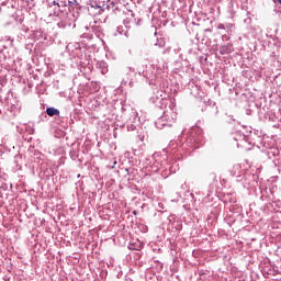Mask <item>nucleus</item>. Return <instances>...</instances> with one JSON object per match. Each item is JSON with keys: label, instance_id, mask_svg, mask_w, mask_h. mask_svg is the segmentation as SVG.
<instances>
[{"label": "nucleus", "instance_id": "20e7f679", "mask_svg": "<svg viewBox=\"0 0 281 281\" xmlns=\"http://www.w3.org/2000/svg\"><path fill=\"white\" fill-rule=\"evenodd\" d=\"M117 164V161H114V166Z\"/></svg>", "mask_w": 281, "mask_h": 281}, {"label": "nucleus", "instance_id": "f257e3e1", "mask_svg": "<svg viewBox=\"0 0 281 281\" xmlns=\"http://www.w3.org/2000/svg\"><path fill=\"white\" fill-rule=\"evenodd\" d=\"M46 113L49 115V117H54V115H60V111H58L56 108H47Z\"/></svg>", "mask_w": 281, "mask_h": 281}, {"label": "nucleus", "instance_id": "7ed1b4c3", "mask_svg": "<svg viewBox=\"0 0 281 281\" xmlns=\"http://www.w3.org/2000/svg\"><path fill=\"white\" fill-rule=\"evenodd\" d=\"M278 1V3H280V5H281V0H277Z\"/></svg>", "mask_w": 281, "mask_h": 281}, {"label": "nucleus", "instance_id": "f03ea898", "mask_svg": "<svg viewBox=\"0 0 281 281\" xmlns=\"http://www.w3.org/2000/svg\"><path fill=\"white\" fill-rule=\"evenodd\" d=\"M49 8H54V13L53 14L58 15L60 13V4H58V2L53 1L49 4Z\"/></svg>", "mask_w": 281, "mask_h": 281}]
</instances>
